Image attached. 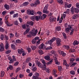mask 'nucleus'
<instances>
[{"label": "nucleus", "mask_w": 79, "mask_h": 79, "mask_svg": "<svg viewBox=\"0 0 79 79\" xmlns=\"http://www.w3.org/2000/svg\"><path fill=\"white\" fill-rule=\"evenodd\" d=\"M30 34H27V37L29 38L31 37V35L32 36H35L36 34H37V30H36L34 28L32 29L31 31L30 32Z\"/></svg>", "instance_id": "f257e3e1"}, {"label": "nucleus", "mask_w": 79, "mask_h": 79, "mask_svg": "<svg viewBox=\"0 0 79 79\" xmlns=\"http://www.w3.org/2000/svg\"><path fill=\"white\" fill-rule=\"evenodd\" d=\"M56 38L54 37L52 38L51 40H50L48 41V42H46V43L47 44H49L50 45H52V43L54 42V41H55L56 40Z\"/></svg>", "instance_id": "f03ea898"}, {"label": "nucleus", "mask_w": 79, "mask_h": 79, "mask_svg": "<svg viewBox=\"0 0 79 79\" xmlns=\"http://www.w3.org/2000/svg\"><path fill=\"white\" fill-rule=\"evenodd\" d=\"M72 27H73V25H68L67 28H66L65 29V32L67 33H69V29L71 30Z\"/></svg>", "instance_id": "7ed1b4c3"}, {"label": "nucleus", "mask_w": 79, "mask_h": 79, "mask_svg": "<svg viewBox=\"0 0 79 79\" xmlns=\"http://www.w3.org/2000/svg\"><path fill=\"white\" fill-rule=\"evenodd\" d=\"M27 13L28 15H34V11L33 10H27Z\"/></svg>", "instance_id": "20e7f679"}, {"label": "nucleus", "mask_w": 79, "mask_h": 79, "mask_svg": "<svg viewBox=\"0 0 79 79\" xmlns=\"http://www.w3.org/2000/svg\"><path fill=\"white\" fill-rule=\"evenodd\" d=\"M48 7V4L46 5L44 7L43 10V12L44 13H45L46 14L48 13V11H47Z\"/></svg>", "instance_id": "39448f33"}, {"label": "nucleus", "mask_w": 79, "mask_h": 79, "mask_svg": "<svg viewBox=\"0 0 79 79\" xmlns=\"http://www.w3.org/2000/svg\"><path fill=\"white\" fill-rule=\"evenodd\" d=\"M49 21L50 23H52V22H55L56 20V18H53V16H51L50 17Z\"/></svg>", "instance_id": "423d86ee"}, {"label": "nucleus", "mask_w": 79, "mask_h": 79, "mask_svg": "<svg viewBox=\"0 0 79 79\" xmlns=\"http://www.w3.org/2000/svg\"><path fill=\"white\" fill-rule=\"evenodd\" d=\"M46 48V46H45L43 43H42L39 46V48L40 49H43V50H44Z\"/></svg>", "instance_id": "0eeeda50"}, {"label": "nucleus", "mask_w": 79, "mask_h": 79, "mask_svg": "<svg viewBox=\"0 0 79 79\" xmlns=\"http://www.w3.org/2000/svg\"><path fill=\"white\" fill-rule=\"evenodd\" d=\"M61 40L60 38H58L56 40V44H57L58 46H60L61 45Z\"/></svg>", "instance_id": "6e6552de"}, {"label": "nucleus", "mask_w": 79, "mask_h": 79, "mask_svg": "<svg viewBox=\"0 0 79 79\" xmlns=\"http://www.w3.org/2000/svg\"><path fill=\"white\" fill-rule=\"evenodd\" d=\"M24 51V50L23 48H21V49H18V52L19 54L21 55V54H22V53Z\"/></svg>", "instance_id": "1a4fd4ad"}, {"label": "nucleus", "mask_w": 79, "mask_h": 79, "mask_svg": "<svg viewBox=\"0 0 79 79\" xmlns=\"http://www.w3.org/2000/svg\"><path fill=\"white\" fill-rule=\"evenodd\" d=\"M5 22L6 23V24L7 27H8L9 26H13V24H10V23L8 22V20H5Z\"/></svg>", "instance_id": "9d476101"}, {"label": "nucleus", "mask_w": 79, "mask_h": 79, "mask_svg": "<svg viewBox=\"0 0 79 79\" xmlns=\"http://www.w3.org/2000/svg\"><path fill=\"white\" fill-rule=\"evenodd\" d=\"M78 44H79V41H77L76 40L74 41L73 43V45L74 46H75V45H77Z\"/></svg>", "instance_id": "9b49d317"}, {"label": "nucleus", "mask_w": 79, "mask_h": 79, "mask_svg": "<svg viewBox=\"0 0 79 79\" xmlns=\"http://www.w3.org/2000/svg\"><path fill=\"white\" fill-rule=\"evenodd\" d=\"M56 70H52L53 74L55 77H57L58 76V75L56 74Z\"/></svg>", "instance_id": "f8f14e48"}, {"label": "nucleus", "mask_w": 79, "mask_h": 79, "mask_svg": "<svg viewBox=\"0 0 79 79\" xmlns=\"http://www.w3.org/2000/svg\"><path fill=\"white\" fill-rule=\"evenodd\" d=\"M4 8H5V9H6V10H10V6L6 4H5Z\"/></svg>", "instance_id": "ddd939ff"}, {"label": "nucleus", "mask_w": 79, "mask_h": 79, "mask_svg": "<svg viewBox=\"0 0 79 79\" xmlns=\"http://www.w3.org/2000/svg\"><path fill=\"white\" fill-rule=\"evenodd\" d=\"M36 14H38L39 15H40L39 16V19H41V15H42V12L40 11H38L37 13Z\"/></svg>", "instance_id": "4468645a"}, {"label": "nucleus", "mask_w": 79, "mask_h": 79, "mask_svg": "<svg viewBox=\"0 0 79 79\" xmlns=\"http://www.w3.org/2000/svg\"><path fill=\"white\" fill-rule=\"evenodd\" d=\"M56 29L58 31H61V28L60 26H57L56 27Z\"/></svg>", "instance_id": "2eb2a0df"}, {"label": "nucleus", "mask_w": 79, "mask_h": 79, "mask_svg": "<svg viewBox=\"0 0 79 79\" xmlns=\"http://www.w3.org/2000/svg\"><path fill=\"white\" fill-rule=\"evenodd\" d=\"M47 15L46 14H43L42 16V15L41 16V19H42L43 20L44 19H45V18H46V17H47Z\"/></svg>", "instance_id": "dca6fc26"}, {"label": "nucleus", "mask_w": 79, "mask_h": 79, "mask_svg": "<svg viewBox=\"0 0 79 79\" xmlns=\"http://www.w3.org/2000/svg\"><path fill=\"white\" fill-rule=\"evenodd\" d=\"M13 69V67L11 65H10L9 67L7 68V71H8L9 69H10V70H12Z\"/></svg>", "instance_id": "f3484780"}, {"label": "nucleus", "mask_w": 79, "mask_h": 79, "mask_svg": "<svg viewBox=\"0 0 79 79\" xmlns=\"http://www.w3.org/2000/svg\"><path fill=\"white\" fill-rule=\"evenodd\" d=\"M41 68L42 70H43L44 71H45L47 69V68H46V64H44V65L42 66Z\"/></svg>", "instance_id": "a211bd4d"}, {"label": "nucleus", "mask_w": 79, "mask_h": 79, "mask_svg": "<svg viewBox=\"0 0 79 79\" xmlns=\"http://www.w3.org/2000/svg\"><path fill=\"white\" fill-rule=\"evenodd\" d=\"M60 55H61L63 56H65L66 55V54L63 51H61L60 52Z\"/></svg>", "instance_id": "6ab92c4d"}, {"label": "nucleus", "mask_w": 79, "mask_h": 79, "mask_svg": "<svg viewBox=\"0 0 79 79\" xmlns=\"http://www.w3.org/2000/svg\"><path fill=\"white\" fill-rule=\"evenodd\" d=\"M4 75H5V72L3 71H1V75H0V76L1 77H3V76H4Z\"/></svg>", "instance_id": "aec40b11"}, {"label": "nucleus", "mask_w": 79, "mask_h": 79, "mask_svg": "<svg viewBox=\"0 0 79 79\" xmlns=\"http://www.w3.org/2000/svg\"><path fill=\"white\" fill-rule=\"evenodd\" d=\"M57 2H59V3L60 5H63V1L62 0H57Z\"/></svg>", "instance_id": "412c9836"}, {"label": "nucleus", "mask_w": 79, "mask_h": 79, "mask_svg": "<svg viewBox=\"0 0 79 79\" xmlns=\"http://www.w3.org/2000/svg\"><path fill=\"white\" fill-rule=\"evenodd\" d=\"M62 35L64 36V38L65 39H67V36H66V34H65V32H62Z\"/></svg>", "instance_id": "4be33fe9"}, {"label": "nucleus", "mask_w": 79, "mask_h": 79, "mask_svg": "<svg viewBox=\"0 0 79 79\" xmlns=\"http://www.w3.org/2000/svg\"><path fill=\"white\" fill-rule=\"evenodd\" d=\"M71 30H70L71 31V32H70V35H72L73 34V32H74V29L73 28V27H72L71 28Z\"/></svg>", "instance_id": "5701e85b"}, {"label": "nucleus", "mask_w": 79, "mask_h": 79, "mask_svg": "<svg viewBox=\"0 0 79 79\" xmlns=\"http://www.w3.org/2000/svg\"><path fill=\"white\" fill-rule=\"evenodd\" d=\"M5 48L6 50H8L9 48V44L8 43H7L5 46Z\"/></svg>", "instance_id": "b1692460"}, {"label": "nucleus", "mask_w": 79, "mask_h": 79, "mask_svg": "<svg viewBox=\"0 0 79 79\" xmlns=\"http://www.w3.org/2000/svg\"><path fill=\"white\" fill-rule=\"evenodd\" d=\"M72 19H76L77 18V15H74L72 17Z\"/></svg>", "instance_id": "393cba45"}, {"label": "nucleus", "mask_w": 79, "mask_h": 79, "mask_svg": "<svg viewBox=\"0 0 79 79\" xmlns=\"http://www.w3.org/2000/svg\"><path fill=\"white\" fill-rule=\"evenodd\" d=\"M53 59H51L49 62H47V64H51L52 62H53Z\"/></svg>", "instance_id": "a878e982"}, {"label": "nucleus", "mask_w": 79, "mask_h": 79, "mask_svg": "<svg viewBox=\"0 0 79 79\" xmlns=\"http://www.w3.org/2000/svg\"><path fill=\"white\" fill-rule=\"evenodd\" d=\"M11 47L13 50H15L16 48H15V45L14 44H11Z\"/></svg>", "instance_id": "bb28decb"}, {"label": "nucleus", "mask_w": 79, "mask_h": 79, "mask_svg": "<svg viewBox=\"0 0 79 79\" xmlns=\"http://www.w3.org/2000/svg\"><path fill=\"white\" fill-rule=\"evenodd\" d=\"M70 73L72 75H74L75 74V72L73 70H71L70 72Z\"/></svg>", "instance_id": "cd10ccee"}, {"label": "nucleus", "mask_w": 79, "mask_h": 79, "mask_svg": "<svg viewBox=\"0 0 79 79\" xmlns=\"http://www.w3.org/2000/svg\"><path fill=\"white\" fill-rule=\"evenodd\" d=\"M29 5V2H25L23 3V6H27Z\"/></svg>", "instance_id": "c85d7f7f"}, {"label": "nucleus", "mask_w": 79, "mask_h": 79, "mask_svg": "<svg viewBox=\"0 0 79 79\" xmlns=\"http://www.w3.org/2000/svg\"><path fill=\"white\" fill-rule=\"evenodd\" d=\"M38 52L40 55H43L44 53V52L42 50H39L38 51Z\"/></svg>", "instance_id": "c756f323"}, {"label": "nucleus", "mask_w": 79, "mask_h": 79, "mask_svg": "<svg viewBox=\"0 0 79 79\" xmlns=\"http://www.w3.org/2000/svg\"><path fill=\"white\" fill-rule=\"evenodd\" d=\"M69 51L70 52H76V50L74 49L71 48L70 49Z\"/></svg>", "instance_id": "7c9ffc66"}, {"label": "nucleus", "mask_w": 79, "mask_h": 79, "mask_svg": "<svg viewBox=\"0 0 79 79\" xmlns=\"http://www.w3.org/2000/svg\"><path fill=\"white\" fill-rule=\"evenodd\" d=\"M77 64V63L76 62H73L72 64L70 66V67H73V66H74L75 65Z\"/></svg>", "instance_id": "2f4dec72"}, {"label": "nucleus", "mask_w": 79, "mask_h": 79, "mask_svg": "<svg viewBox=\"0 0 79 79\" xmlns=\"http://www.w3.org/2000/svg\"><path fill=\"white\" fill-rule=\"evenodd\" d=\"M39 4H40V1L39 0H37L35 2V4L36 5H39Z\"/></svg>", "instance_id": "473e14b6"}, {"label": "nucleus", "mask_w": 79, "mask_h": 79, "mask_svg": "<svg viewBox=\"0 0 79 79\" xmlns=\"http://www.w3.org/2000/svg\"><path fill=\"white\" fill-rule=\"evenodd\" d=\"M16 42L17 44H21V41L20 40L17 39L16 40Z\"/></svg>", "instance_id": "72a5a7b5"}, {"label": "nucleus", "mask_w": 79, "mask_h": 79, "mask_svg": "<svg viewBox=\"0 0 79 79\" xmlns=\"http://www.w3.org/2000/svg\"><path fill=\"white\" fill-rule=\"evenodd\" d=\"M44 58L46 60H49L50 59V56H47L44 57Z\"/></svg>", "instance_id": "f704fd0d"}, {"label": "nucleus", "mask_w": 79, "mask_h": 79, "mask_svg": "<svg viewBox=\"0 0 79 79\" xmlns=\"http://www.w3.org/2000/svg\"><path fill=\"white\" fill-rule=\"evenodd\" d=\"M30 61H31V58H30V57H29L27 59V60L26 61V63H27Z\"/></svg>", "instance_id": "c9c22d12"}, {"label": "nucleus", "mask_w": 79, "mask_h": 79, "mask_svg": "<svg viewBox=\"0 0 79 79\" xmlns=\"http://www.w3.org/2000/svg\"><path fill=\"white\" fill-rule=\"evenodd\" d=\"M31 48L33 50H35L36 49V48H37L35 46L33 45L31 47Z\"/></svg>", "instance_id": "e433bc0d"}, {"label": "nucleus", "mask_w": 79, "mask_h": 79, "mask_svg": "<svg viewBox=\"0 0 79 79\" xmlns=\"http://www.w3.org/2000/svg\"><path fill=\"white\" fill-rule=\"evenodd\" d=\"M50 53H52V54L53 55L54 54V55H55L56 56V54H55V53H56L55 51L54 50H52L51 51Z\"/></svg>", "instance_id": "4c0bfd02"}, {"label": "nucleus", "mask_w": 79, "mask_h": 79, "mask_svg": "<svg viewBox=\"0 0 79 79\" xmlns=\"http://www.w3.org/2000/svg\"><path fill=\"white\" fill-rule=\"evenodd\" d=\"M9 35L10 39H11V38H13L14 37V34L12 33L10 34Z\"/></svg>", "instance_id": "58836bf2"}, {"label": "nucleus", "mask_w": 79, "mask_h": 79, "mask_svg": "<svg viewBox=\"0 0 79 79\" xmlns=\"http://www.w3.org/2000/svg\"><path fill=\"white\" fill-rule=\"evenodd\" d=\"M63 15H62L61 18L59 20V23H62V21H63Z\"/></svg>", "instance_id": "ea45409f"}, {"label": "nucleus", "mask_w": 79, "mask_h": 79, "mask_svg": "<svg viewBox=\"0 0 79 79\" xmlns=\"http://www.w3.org/2000/svg\"><path fill=\"white\" fill-rule=\"evenodd\" d=\"M74 11L75 13H79V10L76 8H74Z\"/></svg>", "instance_id": "a19ab883"}, {"label": "nucleus", "mask_w": 79, "mask_h": 79, "mask_svg": "<svg viewBox=\"0 0 79 79\" xmlns=\"http://www.w3.org/2000/svg\"><path fill=\"white\" fill-rule=\"evenodd\" d=\"M64 47L67 50H69V47L68 45H64Z\"/></svg>", "instance_id": "79ce46f5"}, {"label": "nucleus", "mask_w": 79, "mask_h": 79, "mask_svg": "<svg viewBox=\"0 0 79 79\" xmlns=\"http://www.w3.org/2000/svg\"><path fill=\"white\" fill-rule=\"evenodd\" d=\"M18 16V14L16 13L13 16V17L15 18H17Z\"/></svg>", "instance_id": "37998d69"}, {"label": "nucleus", "mask_w": 79, "mask_h": 79, "mask_svg": "<svg viewBox=\"0 0 79 79\" xmlns=\"http://www.w3.org/2000/svg\"><path fill=\"white\" fill-rule=\"evenodd\" d=\"M27 54V53L26 52H25L24 51V52H22V56H26V55Z\"/></svg>", "instance_id": "c03bdc74"}, {"label": "nucleus", "mask_w": 79, "mask_h": 79, "mask_svg": "<svg viewBox=\"0 0 79 79\" xmlns=\"http://www.w3.org/2000/svg\"><path fill=\"white\" fill-rule=\"evenodd\" d=\"M4 51V47H0V52Z\"/></svg>", "instance_id": "a18cd8bd"}, {"label": "nucleus", "mask_w": 79, "mask_h": 79, "mask_svg": "<svg viewBox=\"0 0 79 79\" xmlns=\"http://www.w3.org/2000/svg\"><path fill=\"white\" fill-rule=\"evenodd\" d=\"M14 24L15 25V26H17V25H18V22L17 20H15L14 21Z\"/></svg>", "instance_id": "49530a36"}, {"label": "nucleus", "mask_w": 79, "mask_h": 79, "mask_svg": "<svg viewBox=\"0 0 79 79\" xmlns=\"http://www.w3.org/2000/svg\"><path fill=\"white\" fill-rule=\"evenodd\" d=\"M10 60V61L9 62V63H10V64H11L12 63H14V60L13 59H11Z\"/></svg>", "instance_id": "de8ad7c7"}, {"label": "nucleus", "mask_w": 79, "mask_h": 79, "mask_svg": "<svg viewBox=\"0 0 79 79\" xmlns=\"http://www.w3.org/2000/svg\"><path fill=\"white\" fill-rule=\"evenodd\" d=\"M58 69L59 71H61V70H62V67L61 66H59L58 67Z\"/></svg>", "instance_id": "09e8293b"}, {"label": "nucleus", "mask_w": 79, "mask_h": 79, "mask_svg": "<svg viewBox=\"0 0 79 79\" xmlns=\"http://www.w3.org/2000/svg\"><path fill=\"white\" fill-rule=\"evenodd\" d=\"M36 41L34 39L32 40L31 42L33 44H35L36 43Z\"/></svg>", "instance_id": "8fccbe9b"}, {"label": "nucleus", "mask_w": 79, "mask_h": 79, "mask_svg": "<svg viewBox=\"0 0 79 79\" xmlns=\"http://www.w3.org/2000/svg\"><path fill=\"white\" fill-rule=\"evenodd\" d=\"M19 64V62L17 61L14 64V65L15 66H18Z\"/></svg>", "instance_id": "3c124183"}, {"label": "nucleus", "mask_w": 79, "mask_h": 79, "mask_svg": "<svg viewBox=\"0 0 79 79\" xmlns=\"http://www.w3.org/2000/svg\"><path fill=\"white\" fill-rule=\"evenodd\" d=\"M20 69H20V68L19 67L17 68L15 70L16 73H18V71H19Z\"/></svg>", "instance_id": "603ef678"}, {"label": "nucleus", "mask_w": 79, "mask_h": 79, "mask_svg": "<svg viewBox=\"0 0 79 79\" xmlns=\"http://www.w3.org/2000/svg\"><path fill=\"white\" fill-rule=\"evenodd\" d=\"M24 77V75L23 74H20L19 75V77L20 78H23Z\"/></svg>", "instance_id": "864d4df0"}, {"label": "nucleus", "mask_w": 79, "mask_h": 79, "mask_svg": "<svg viewBox=\"0 0 79 79\" xmlns=\"http://www.w3.org/2000/svg\"><path fill=\"white\" fill-rule=\"evenodd\" d=\"M5 31V30L2 27H0V32H3Z\"/></svg>", "instance_id": "5fc2aeb1"}, {"label": "nucleus", "mask_w": 79, "mask_h": 79, "mask_svg": "<svg viewBox=\"0 0 79 79\" xmlns=\"http://www.w3.org/2000/svg\"><path fill=\"white\" fill-rule=\"evenodd\" d=\"M37 66H38V67H39L41 68L42 67V66H43V65H42L40 63L38 64Z\"/></svg>", "instance_id": "6e6d98bb"}, {"label": "nucleus", "mask_w": 79, "mask_h": 79, "mask_svg": "<svg viewBox=\"0 0 79 79\" xmlns=\"http://www.w3.org/2000/svg\"><path fill=\"white\" fill-rule=\"evenodd\" d=\"M0 38H1V40H3L4 38V35H1Z\"/></svg>", "instance_id": "4d7b16f0"}, {"label": "nucleus", "mask_w": 79, "mask_h": 79, "mask_svg": "<svg viewBox=\"0 0 79 79\" xmlns=\"http://www.w3.org/2000/svg\"><path fill=\"white\" fill-rule=\"evenodd\" d=\"M45 71L48 73H50V69L48 68H46Z\"/></svg>", "instance_id": "13d9d810"}, {"label": "nucleus", "mask_w": 79, "mask_h": 79, "mask_svg": "<svg viewBox=\"0 0 79 79\" xmlns=\"http://www.w3.org/2000/svg\"><path fill=\"white\" fill-rule=\"evenodd\" d=\"M27 50L28 51L29 53H30V52H31V49L30 48H27Z\"/></svg>", "instance_id": "bf43d9fd"}, {"label": "nucleus", "mask_w": 79, "mask_h": 79, "mask_svg": "<svg viewBox=\"0 0 79 79\" xmlns=\"http://www.w3.org/2000/svg\"><path fill=\"white\" fill-rule=\"evenodd\" d=\"M10 52H11V50H8L6 52V54H8L9 53H10Z\"/></svg>", "instance_id": "052dcab7"}, {"label": "nucleus", "mask_w": 79, "mask_h": 79, "mask_svg": "<svg viewBox=\"0 0 79 79\" xmlns=\"http://www.w3.org/2000/svg\"><path fill=\"white\" fill-rule=\"evenodd\" d=\"M30 31V27H27V29L25 31L27 33L29 32V31Z\"/></svg>", "instance_id": "680f3d73"}, {"label": "nucleus", "mask_w": 79, "mask_h": 79, "mask_svg": "<svg viewBox=\"0 0 79 79\" xmlns=\"http://www.w3.org/2000/svg\"><path fill=\"white\" fill-rule=\"evenodd\" d=\"M74 61V59H73V58H71L70 60V61L71 62V63H72V62H73Z\"/></svg>", "instance_id": "e2e57ef3"}, {"label": "nucleus", "mask_w": 79, "mask_h": 79, "mask_svg": "<svg viewBox=\"0 0 79 79\" xmlns=\"http://www.w3.org/2000/svg\"><path fill=\"white\" fill-rule=\"evenodd\" d=\"M72 5V4H69L68 5H67L66 6H67V7L68 8H71V7Z\"/></svg>", "instance_id": "0e129e2a"}, {"label": "nucleus", "mask_w": 79, "mask_h": 79, "mask_svg": "<svg viewBox=\"0 0 79 79\" xmlns=\"http://www.w3.org/2000/svg\"><path fill=\"white\" fill-rule=\"evenodd\" d=\"M14 13H15V11L13 10H11L10 12V15H13V14H14Z\"/></svg>", "instance_id": "69168bd1"}, {"label": "nucleus", "mask_w": 79, "mask_h": 79, "mask_svg": "<svg viewBox=\"0 0 79 79\" xmlns=\"http://www.w3.org/2000/svg\"><path fill=\"white\" fill-rule=\"evenodd\" d=\"M35 18L37 21H39V18H38V16H36L35 17Z\"/></svg>", "instance_id": "338daca9"}, {"label": "nucleus", "mask_w": 79, "mask_h": 79, "mask_svg": "<svg viewBox=\"0 0 79 79\" xmlns=\"http://www.w3.org/2000/svg\"><path fill=\"white\" fill-rule=\"evenodd\" d=\"M7 13V12L5 11H3L2 12V14L3 15H6V14Z\"/></svg>", "instance_id": "774afa93"}]
</instances>
